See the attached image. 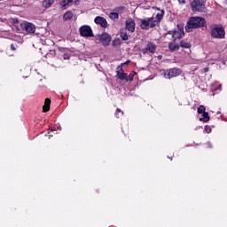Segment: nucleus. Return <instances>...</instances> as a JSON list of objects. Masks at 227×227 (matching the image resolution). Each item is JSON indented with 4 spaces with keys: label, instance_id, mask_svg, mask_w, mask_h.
I'll list each match as a JSON object with an SVG mask.
<instances>
[{
    "label": "nucleus",
    "instance_id": "f257e3e1",
    "mask_svg": "<svg viewBox=\"0 0 227 227\" xmlns=\"http://www.w3.org/2000/svg\"><path fill=\"white\" fill-rule=\"evenodd\" d=\"M205 18L192 17L185 26L187 33H191L192 29H198V27H203L205 26Z\"/></svg>",
    "mask_w": 227,
    "mask_h": 227
},
{
    "label": "nucleus",
    "instance_id": "f03ea898",
    "mask_svg": "<svg viewBox=\"0 0 227 227\" xmlns=\"http://www.w3.org/2000/svg\"><path fill=\"white\" fill-rule=\"evenodd\" d=\"M192 12H199L203 13L205 12V2L203 0H193L191 4Z\"/></svg>",
    "mask_w": 227,
    "mask_h": 227
},
{
    "label": "nucleus",
    "instance_id": "7ed1b4c3",
    "mask_svg": "<svg viewBox=\"0 0 227 227\" xmlns=\"http://www.w3.org/2000/svg\"><path fill=\"white\" fill-rule=\"evenodd\" d=\"M140 27L141 29H150V27H155V19L154 18H149L147 20L142 19L140 20Z\"/></svg>",
    "mask_w": 227,
    "mask_h": 227
},
{
    "label": "nucleus",
    "instance_id": "20e7f679",
    "mask_svg": "<svg viewBox=\"0 0 227 227\" xmlns=\"http://www.w3.org/2000/svg\"><path fill=\"white\" fill-rule=\"evenodd\" d=\"M180 74H182V70L174 67L171 69L167 70L164 73V77L165 79H173V77H178V75H180Z\"/></svg>",
    "mask_w": 227,
    "mask_h": 227
},
{
    "label": "nucleus",
    "instance_id": "39448f33",
    "mask_svg": "<svg viewBox=\"0 0 227 227\" xmlns=\"http://www.w3.org/2000/svg\"><path fill=\"white\" fill-rule=\"evenodd\" d=\"M80 35L81 36L91 38L93 37V30H91V27L84 25L80 27Z\"/></svg>",
    "mask_w": 227,
    "mask_h": 227
},
{
    "label": "nucleus",
    "instance_id": "423d86ee",
    "mask_svg": "<svg viewBox=\"0 0 227 227\" xmlns=\"http://www.w3.org/2000/svg\"><path fill=\"white\" fill-rule=\"evenodd\" d=\"M211 36H213V38H224V28L219 27L213 28Z\"/></svg>",
    "mask_w": 227,
    "mask_h": 227
},
{
    "label": "nucleus",
    "instance_id": "0eeeda50",
    "mask_svg": "<svg viewBox=\"0 0 227 227\" xmlns=\"http://www.w3.org/2000/svg\"><path fill=\"white\" fill-rule=\"evenodd\" d=\"M97 40H99L105 47L107 46L111 43V37L106 34H101L96 35Z\"/></svg>",
    "mask_w": 227,
    "mask_h": 227
},
{
    "label": "nucleus",
    "instance_id": "6e6552de",
    "mask_svg": "<svg viewBox=\"0 0 227 227\" xmlns=\"http://www.w3.org/2000/svg\"><path fill=\"white\" fill-rule=\"evenodd\" d=\"M155 51H157V45L153 43H148L146 47L142 50L143 54H154Z\"/></svg>",
    "mask_w": 227,
    "mask_h": 227
},
{
    "label": "nucleus",
    "instance_id": "1a4fd4ad",
    "mask_svg": "<svg viewBox=\"0 0 227 227\" xmlns=\"http://www.w3.org/2000/svg\"><path fill=\"white\" fill-rule=\"evenodd\" d=\"M22 29L27 31L29 35H33L36 31V27L32 23L27 22L22 25Z\"/></svg>",
    "mask_w": 227,
    "mask_h": 227
},
{
    "label": "nucleus",
    "instance_id": "9d476101",
    "mask_svg": "<svg viewBox=\"0 0 227 227\" xmlns=\"http://www.w3.org/2000/svg\"><path fill=\"white\" fill-rule=\"evenodd\" d=\"M168 35H172V38L174 42H176V40H180L185 36L184 32H178V31H169Z\"/></svg>",
    "mask_w": 227,
    "mask_h": 227
},
{
    "label": "nucleus",
    "instance_id": "9b49d317",
    "mask_svg": "<svg viewBox=\"0 0 227 227\" xmlns=\"http://www.w3.org/2000/svg\"><path fill=\"white\" fill-rule=\"evenodd\" d=\"M94 22L95 24L101 26V27H107V20L104 17H96Z\"/></svg>",
    "mask_w": 227,
    "mask_h": 227
},
{
    "label": "nucleus",
    "instance_id": "f8f14e48",
    "mask_svg": "<svg viewBox=\"0 0 227 227\" xmlns=\"http://www.w3.org/2000/svg\"><path fill=\"white\" fill-rule=\"evenodd\" d=\"M126 29L129 31V33H134L136 31V23L132 20H129L126 21Z\"/></svg>",
    "mask_w": 227,
    "mask_h": 227
},
{
    "label": "nucleus",
    "instance_id": "ddd939ff",
    "mask_svg": "<svg viewBox=\"0 0 227 227\" xmlns=\"http://www.w3.org/2000/svg\"><path fill=\"white\" fill-rule=\"evenodd\" d=\"M51 109V99L47 98L44 101V106H43V113H47Z\"/></svg>",
    "mask_w": 227,
    "mask_h": 227
},
{
    "label": "nucleus",
    "instance_id": "4468645a",
    "mask_svg": "<svg viewBox=\"0 0 227 227\" xmlns=\"http://www.w3.org/2000/svg\"><path fill=\"white\" fill-rule=\"evenodd\" d=\"M168 49L171 51V52H175V51H178L180 49V45L176 44L175 42L169 43Z\"/></svg>",
    "mask_w": 227,
    "mask_h": 227
},
{
    "label": "nucleus",
    "instance_id": "2eb2a0df",
    "mask_svg": "<svg viewBox=\"0 0 227 227\" xmlns=\"http://www.w3.org/2000/svg\"><path fill=\"white\" fill-rule=\"evenodd\" d=\"M54 4V0H43V6L44 8H51Z\"/></svg>",
    "mask_w": 227,
    "mask_h": 227
},
{
    "label": "nucleus",
    "instance_id": "dca6fc26",
    "mask_svg": "<svg viewBox=\"0 0 227 227\" xmlns=\"http://www.w3.org/2000/svg\"><path fill=\"white\" fill-rule=\"evenodd\" d=\"M180 47H183V49H191V43L182 40L180 41Z\"/></svg>",
    "mask_w": 227,
    "mask_h": 227
},
{
    "label": "nucleus",
    "instance_id": "f3484780",
    "mask_svg": "<svg viewBox=\"0 0 227 227\" xmlns=\"http://www.w3.org/2000/svg\"><path fill=\"white\" fill-rule=\"evenodd\" d=\"M72 17H74V13L69 11L64 14L63 19H64V20H70V19H72Z\"/></svg>",
    "mask_w": 227,
    "mask_h": 227
},
{
    "label": "nucleus",
    "instance_id": "a211bd4d",
    "mask_svg": "<svg viewBox=\"0 0 227 227\" xmlns=\"http://www.w3.org/2000/svg\"><path fill=\"white\" fill-rule=\"evenodd\" d=\"M210 120V116H208V113L204 112V114H202V117L200 119V121H208Z\"/></svg>",
    "mask_w": 227,
    "mask_h": 227
},
{
    "label": "nucleus",
    "instance_id": "6ab92c4d",
    "mask_svg": "<svg viewBox=\"0 0 227 227\" xmlns=\"http://www.w3.org/2000/svg\"><path fill=\"white\" fill-rule=\"evenodd\" d=\"M162 17H164V11H161V12L157 13V15H156L157 20H154V23L160 22V20H162Z\"/></svg>",
    "mask_w": 227,
    "mask_h": 227
},
{
    "label": "nucleus",
    "instance_id": "aec40b11",
    "mask_svg": "<svg viewBox=\"0 0 227 227\" xmlns=\"http://www.w3.org/2000/svg\"><path fill=\"white\" fill-rule=\"evenodd\" d=\"M117 77L118 79L123 80L125 79V73L121 72V70L117 71Z\"/></svg>",
    "mask_w": 227,
    "mask_h": 227
},
{
    "label": "nucleus",
    "instance_id": "412c9836",
    "mask_svg": "<svg viewBox=\"0 0 227 227\" xmlns=\"http://www.w3.org/2000/svg\"><path fill=\"white\" fill-rule=\"evenodd\" d=\"M109 17H110V19H112V20H118L119 15L117 12H111L109 14Z\"/></svg>",
    "mask_w": 227,
    "mask_h": 227
},
{
    "label": "nucleus",
    "instance_id": "4be33fe9",
    "mask_svg": "<svg viewBox=\"0 0 227 227\" xmlns=\"http://www.w3.org/2000/svg\"><path fill=\"white\" fill-rule=\"evenodd\" d=\"M176 27H177V30H176V31H177L179 33H184V24L179 23V24H177Z\"/></svg>",
    "mask_w": 227,
    "mask_h": 227
},
{
    "label": "nucleus",
    "instance_id": "5701e85b",
    "mask_svg": "<svg viewBox=\"0 0 227 227\" xmlns=\"http://www.w3.org/2000/svg\"><path fill=\"white\" fill-rule=\"evenodd\" d=\"M121 40H129V35H127V33L125 32H121Z\"/></svg>",
    "mask_w": 227,
    "mask_h": 227
},
{
    "label": "nucleus",
    "instance_id": "b1692460",
    "mask_svg": "<svg viewBox=\"0 0 227 227\" xmlns=\"http://www.w3.org/2000/svg\"><path fill=\"white\" fill-rule=\"evenodd\" d=\"M120 114H121V116H123V112H121V110L120 108H117L116 113H115L116 118H120Z\"/></svg>",
    "mask_w": 227,
    "mask_h": 227
},
{
    "label": "nucleus",
    "instance_id": "393cba45",
    "mask_svg": "<svg viewBox=\"0 0 227 227\" xmlns=\"http://www.w3.org/2000/svg\"><path fill=\"white\" fill-rule=\"evenodd\" d=\"M198 113H199V114H203L205 113V107L203 106H200L198 108Z\"/></svg>",
    "mask_w": 227,
    "mask_h": 227
},
{
    "label": "nucleus",
    "instance_id": "a878e982",
    "mask_svg": "<svg viewBox=\"0 0 227 227\" xmlns=\"http://www.w3.org/2000/svg\"><path fill=\"white\" fill-rule=\"evenodd\" d=\"M130 61H127V62H125V63H122V64H121V66H119L118 67H117V70H123V65H127V64H129Z\"/></svg>",
    "mask_w": 227,
    "mask_h": 227
},
{
    "label": "nucleus",
    "instance_id": "bb28decb",
    "mask_svg": "<svg viewBox=\"0 0 227 227\" xmlns=\"http://www.w3.org/2000/svg\"><path fill=\"white\" fill-rule=\"evenodd\" d=\"M130 61H127V62H125V63H122V64H121V66H119L118 67H117V70H123V65H127V64H129Z\"/></svg>",
    "mask_w": 227,
    "mask_h": 227
},
{
    "label": "nucleus",
    "instance_id": "cd10ccee",
    "mask_svg": "<svg viewBox=\"0 0 227 227\" xmlns=\"http://www.w3.org/2000/svg\"><path fill=\"white\" fill-rule=\"evenodd\" d=\"M179 4H185V0H178Z\"/></svg>",
    "mask_w": 227,
    "mask_h": 227
},
{
    "label": "nucleus",
    "instance_id": "c85d7f7f",
    "mask_svg": "<svg viewBox=\"0 0 227 227\" xmlns=\"http://www.w3.org/2000/svg\"><path fill=\"white\" fill-rule=\"evenodd\" d=\"M205 130H206V132H207V134H209V132H210V127H206Z\"/></svg>",
    "mask_w": 227,
    "mask_h": 227
},
{
    "label": "nucleus",
    "instance_id": "c756f323",
    "mask_svg": "<svg viewBox=\"0 0 227 227\" xmlns=\"http://www.w3.org/2000/svg\"><path fill=\"white\" fill-rule=\"evenodd\" d=\"M11 49H12V51H15L16 50V48H15V46L13 44L11 45Z\"/></svg>",
    "mask_w": 227,
    "mask_h": 227
},
{
    "label": "nucleus",
    "instance_id": "7c9ffc66",
    "mask_svg": "<svg viewBox=\"0 0 227 227\" xmlns=\"http://www.w3.org/2000/svg\"><path fill=\"white\" fill-rule=\"evenodd\" d=\"M46 136H49V137H52V134H51V132H48Z\"/></svg>",
    "mask_w": 227,
    "mask_h": 227
},
{
    "label": "nucleus",
    "instance_id": "2f4dec72",
    "mask_svg": "<svg viewBox=\"0 0 227 227\" xmlns=\"http://www.w3.org/2000/svg\"><path fill=\"white\" fill-rule=\"evenodd\" d=\"M64 59H68V55L67 54L64 55Z\"/></svg>",
    "mask_w": 227,
    "mask_h": 227
},
{
    "label": "nucleus",
    "instance_id": "473e14b6",
    "mask_svg": "<svg viewBox=\"0 0 227 227\" xmlns=\"http://www.w3.org/2000/svg\"><path fill=\"white\" fill-rule=\"evenodd\" d=\"M69 3H74V0H67V4H69Z\"/></svg>",
    "mask_w": 227,
    "mask_h": 227
},
{
    "label": "nucleus",
    "instance_id": "72a5a7b5",
    "mask_svg": "<svg viewBox=\"0 0 227 227\" xmlns=\"http://www.w3.org/2000/svg\"><path fill=\"white\" fill-rule=\"evenodd\" d=\"M221 88H223V85H219V87L218 88H216V90H221Z\"/></svg>",
    "mask_w": 227,
    "mask_h": 227
},
{
    "label": "nucleus",
    "instance_id": "f704fd0d",
    "mask_svg": "<svg viewBox=\"0 0 227 227\" xmlns=\"http://www.w3.org/2000/svg\"><path fill=\"white\" fill-rule=\"evenodd\" d=\"M204 72H208V68H204Z\"/></svg>",
    "mask_w": 227,
    "mask_h": 227
},
{
    "label": "nucleus",
    "instance_id": "c9c22d12",
    "mask_svg": "<svg viewBox=\"0 0 227 227\" xmlns=\"http://www.w3.org/2000/svg\"><path fill=\"white\" fill-rule=\"evenodd\" d=\"M51 132H54V129H51Z\"/></svg>",
    "mask_w": 227,
    "mask_h": 227
}]
</instances>
